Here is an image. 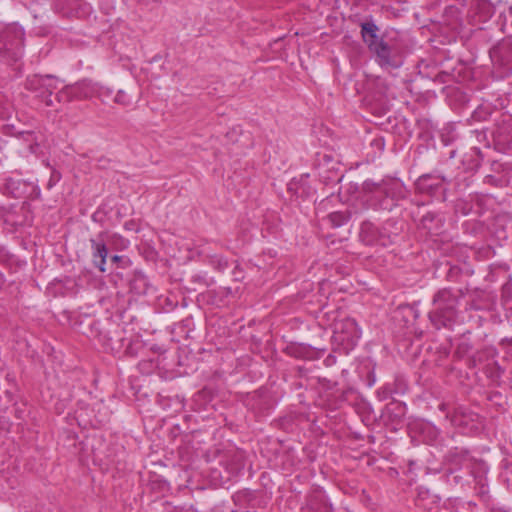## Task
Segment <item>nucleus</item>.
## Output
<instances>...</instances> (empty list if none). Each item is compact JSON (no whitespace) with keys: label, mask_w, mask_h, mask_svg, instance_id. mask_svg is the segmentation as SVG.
<instances>
[{"label":"nucleus","mask_w":512,"mask_h":512,"mask_svg":"<svg viewBox=\"0 0 512 512\" xmlns=\"http://www.w3.org/2000/svg\"><path fill=\"white\" fill-rule=\"evenodd\" d=\"M359 193V201L364 209L385 211H391L408 196L405 185L392 177L378 181L367 179L362 183Z\"/></svg>","instance_id":"obj_1"},{"label":"nucleus","mask_w":512,"mask_h":512,"mask_svg":"<svg viewBox=\"0 0 512 512\" xmlns=\"http://www.w3.org/2000/svg\"><path fill=\"white\" fill-rule=\"evenodd\" d=\"M462 296V290L453 291L450 288L440 289L433 296V309L429 312V319L436 329L450 327L455 322Z\"/></svg>","instance_id":"obj_2"},{"label":"nucleus","mask_w":512,"mask_h":512,"mask_svg":"<svg viewBox=\"0 0 512 512\" xmlns=\"http://www.w3.org/2000/svg\"><path fill=\"white\" fill-rule=\"evenodd\" d=\"M23 27L17 23L0 25V58L8 65L18 63L24 54Z\"/></svg>","instance_id":"obj_3"},{"label":"nucleus","mask_w":512,"mask_h":512,"mask_svg":"<svg viewBox=\"0 0 512 512\" xmlns=\"http://www.w3.org/2000/svg\"><path fill=\"white\" fill-rule=\"evenodd\" d=\"M361 30L362 41L366 44L369 51L376 55L377 60L381 66H395L391 57L392 49L389 44L379 36V27L373 21L372 17L369 20L359 24Z\"/></svg>","instance_id":"obj_4"},{"label":"nucleus","mask_w":512,"mask_h":512,"mask_svg":"<svg viewBox=\"0 0 512 512\" xmlns=\"http://www.w3.org/2000/svg\"><path fill=\"white\" fill-rule=\"evenodd\" d=\"M59 79L50 74L32 75L26 79L25 88L34 93L46 107L54 109L56 112L61 110V103H57L55 97H52L54 91H58Z\"/></svg>","instance_id":"obj_5"},{"label":"nucleus","mask_w":512,"mask_h":512,"mask_svg":"<svg viewBox=\"0 0 512 512\" xmlns=\"http://www.w3.org/2000/svg\"><path fill=\"white\" fill-rule=\"evenodd\" d=\"M396 224L394 220H387L380 229L369 220L363 221L360 226L359 238L365 245L386 247L393 242L392 237L398 234Z\"/></svg>","instance_id":"obj_6"},{"label":"nucleus","mask_w":512,"mask_h":512,"mask_svg":"<svg viewBox=\"0 0 512 512\" xmlns=\"http://www.w3.org/2000/svg\"><path fill=\"white\" fill-rule=\"evenodd\" d=\"M95 92V86L91 81L82 80L74 84L65 85L59 89L55 94V99L57 103H61L62 106L74 100H84L91 98Z\"/></svg>","instance_id":"obj_7"},{"label":"nucleus","mask_w":512,"mask_h":512,"mask_svg":"<svg viewBox=\"0 0 512 512\" xmlns=\"http://www.w3.org/2000/svg\"><path fill=\"white\" fill-rule=\"evenodd\" d=\"M334 340L345 349L353 347L360 338V330L354 319L345 318L334 324Z\"/></svg>","instance_id":"obj_8"},{"label":"nucleus","mask_w":512,"mask_h":512,"mask_svg":"<svg viewBox=\"0 0 512 512\" xmlns=\"http://www.w3.org/2000/svg\"><path fill=\"white\" fill-rule=\"evenodd\" d=\"M338 162L334 159L333 155L326 152L316 153L314 167L318 171V176L324 180L335 181L337 178Z\"/></svg>","instance_id":"obj_9"},{"label":"nucleus","mask_w":512,"mask_h":512,"mask_svg":"<svg viewBox=\"0 0 512 512\" xmlns=\"http://www.w3.org/2000/svg\"><path fill=\"white\" fill-rule=\"evenodd\" d=\"M102 234L99 235V239H90V244L92 248V261L95 267L99 269L100 272H106V259L108 256V248L101 238Z\"/></svg>","instance_id":"obj_10"},{"label":"nucleus","mask_w":512,"mask_h":512,"mask_svg":"<svg viewBox=\"0 0 512 512\" xmlns=\"http://www.w3.org/2000/svg\"><path fill=\"white\" fill-rule=\"evenodd\" d=\"M308 508L311 512H333L331 503L328 502L324 492L317 487L308 498Z\"/></svg>","instance_id":"obj_11"},{"label":"nucleus","mask_w":512,"mask_h":512,"mask_svg":"<svg viewBox=\"0 0 512 512\" xmlns=\"http://www.w3.org/2000/svg\"><path fill=\"white\" fill-rule=\"evenodd\" d=\"M443 226L442 219L434 212H428L422 216L419 227L430 235H439Z\"/></svg>","instance_id":"obj_12"},{"label":"nucleus","mask_w":512,"mask_h":512,"mask_svg":"<svg viewBox=\"0 0 512 512\" xmlns=\"http://www.w3.org/2000/svg\"><path fill=\"white\" fill-rule=\"evenodd\" d=\"M441 500V497L437 494L431 493L427 488L420 487L416 499V504L426 510H431L434 506H437Z\"/></svg>","instance_id":"obj_13"},{"label":"nucleus","mask_w":512,"mask_h":512,"mask_svg":"<svg viewBox=\"0 0 512 512\" xmlns=\"http://www.w3.org/2000/svg\"><path fill=\"white\" fill-rule=\"evenodd\" d=\"M357 214V211H351L349 209L345 211H335L328 214L326 220L332 228H338L346 224L351 218H353Z\"/></svg>","instance_id":"obj_14"},{"label":"nucleus","mask_w":512,"mask_h":512,"mask_svg":"<svg viewBox=\"0 0 512 512\" xmlns=\"http://www.w3.org/2000/svg\"><path fill=\"white\" fill-rule=\"evenodd\" d=\"M465 467L470 471L475 480H483L487 476L488 467L482 460H465Z\"/></svg>","instance_id":"obj_15"},{"label":"nucleus","mask_w":512,"mask_h":512,"mask_svg":"<svg viewBox=\"0 0 512 512\" xmlns=\"http://www.w3.org/2000/svg\"><path fill=\"white\" fill-rule=\"evenodd\" d=\"M13 113V104L8 96L0 91V119H9Z\"/></svg>","instance_id":"obj_16"},{"label":"nucleus","mask_w":512,"mask_h":512,"mask_svg":"<svg viewBox=\"0 0 512 512\" xmlns=\"http://www.w3.org/2000/svg\"><path fill=\"white\" fill-rule=\"evenodd\" d=\"M431 179L430 175H422L418 178L416 181V187L420 192H432L433 189H436L439 187V183L432 184L429 183V180Z\"/></svg>","instance_id":"obj_17"},{"label":"nucleus","mask_w":512,"mask_h":512,"mask_svg":"<svg viewBox=\"0 0 512 512\" xmlns=\"http://www.w3.org/2000/svg\"><path fill=\"white\" fill-rule=\"evenodd\" d=\"M290 190H295L298 196H309L311 194L310 189L306 190L304 183V176L301 177L300 181L290 183Z\"/></svg>","instance_id":"obj_18"},{"label":"nucleus","mask_w":512,"mask_h":512,"mask_svg":"<svg viewBox=\"0 0 512 512\" xmlns=\"http://www.w3.org/2000/svg\"><path fill=\"white\" fill-rule=\"evenodd\" d=\"M114 102L123 106H128L131 103V97L122 89L118 90Z\"/></svg>","instance_id":"obj_19"},{"label":"nucleus","mask_w":512,"mask_h":512,"mask_svg":"<svg viewBox=\"0 0 512 512\" xmlns=\"http://www.w3.org/2000/svg\"><path fill=\"white\" fill-rule=\"evenodd\" d=\"M335 361H336L335 356H333V355L329 354V355L326 357V359L324 360V363H325V365L329 366V365L334 364V363H335Z\"/></svg>","instance_id":"obj_20"},{"label":"nucleus","mask_w":512,"mask_h":512,"mask_svg":"<svg viewBox=\"0 0 512 512\" xmlns=\"http://www.w3.org/2000/svg\"><path fill=\"white\" fill-rule=\"evenodd\" d=\"M50 179H52L54 182H58L61 179L60 172L53 170Z\"/></svg>","instance_id":"obj_21"},{"label":"nucleus","mask_w":512,"mask_h":512,"mask_svg":"<svg viewBox=\"0 0 512 512\" xmlns=\"http://www.w3.org/2000/svg\"><path fill=\"white\" fill-rule=\"evenodd\" d=\"M38 149H39V144L36 142L29 145V150L33 154H36L38 152Z\"/></svg>","instance_id":"obj_22"},{"label":"nucleus","mask_w":512,"mask_h":512,"mask_svg":"<svg viewBox=\"0 0 512 512\" xmlns=\"http://www.w3.org/2000/svg\"><path fill=\"white\" fill-rule=\"evenodd\" d=\"M110 261L112 263H115V264H118L119 262L122 261V256L120 255H113L111 258H110Z\"/></svg>","instance_id":"obj_23"},{"label":"nucleus","mask_w":512,"mask_h":512,"mask_svg":"<svg viewBox=\"0 0 512 512\" xmlns=\"http://www.w3.org/2000/svg\"><path fill=\"white\" fill-rule=\"evenodd\" d=\"M472 151L479 157H482V153H481V150L477 147H473L472 148Z\"/></svg>","instance_id":"obj_24"},{"label":"nucleus","mask_w":512,"mask_h":512,"mask_svg":"<svg viewBox=\"0 0 512 512\" xmlns=\"http://www.w3.org/2000/svg\"><path fill=\"white\" fill-rule=\"evenodd\" d=\"M76 414H77V419L78 420L84 417V411L82 409L81 410H77Z\"/></svg>","instance_id":"obj_25"},{"label":"nucleus","mask_w":512,"mask_h":512,"mask_svg":"<svg viewBox=\"0 0 512 512\" xmlns=\"http://www.w3.org/2000/svg\"><path fill=\"white\" fill-rule=\"evenodd\" d=\"M56 182H54L52 179L49 180L47 187L50 189Z\"/></svg>","instance_id":"obj_26"},{"label":"nucleus","mask_w":512,"mask_h":512,"mask_svg":"<svg viewBox=\"0 0 512 512\" xmlns=\"http://www.w3.org/2000/svg\"><path fill=\"white\" fill-rule=\"evenodd\" d=\"M26 135H27V137H28L29 139H30V138H31V139L33 138V133H32V132H27V133H26Z\"/></svg>","instance_id":"obj_27"},{"label":"nucleus","mask_w":512,"mask_h":512,"mask_svg":"<svg viewBox=\"0 0 512 512\" xmlns=\"http://www.w3.org/2000/svg\"><path fill=\"white\" fill-rule=\"evenodd\" d=\"M484 488H485V485H484V484H482V485H481V487H480V492H481V493H483V494L485 493Z\"/></svg>","instance_id":"obj_28"},{"label":"nucleus","mask_w":512,"mask_h":512,"mask_svg":"<svg viewBox=\"0 0 512 512\" xmlns=\"http://www.w3.org/2000/svg\"><path fill=\"white\" fill-rule=\"evenodd\" d=\"M460 479H462V476H459V475L454 476V480H460Z\"/></svg>","instance_id":"obj_29"},{"label":"nucleus","mask_w":512,"mask_h":512,"mask_svg":"<svg viewBox=\"0 0 512 512\" xmlns=\"http://www.w3.org/2000/svg\"><path fill=\"white\" fill-rule=\"evenodd\" d=\"M493 512H508V511L502 510V509H498V510H494Z\"/></svg>","instance_id":"obj_30"},{"label":"nucleus","mask_w":512,"mask_h":512,"mask_svg":"<svg viewBox=\"0 0 512 512\" xmlns=\"http://www.w3.org/2000/svg\"><path fill=\"white\" fill-rule=\"evenodd\" d=\"M40 196V190L37 189V192H36V197H39Z\"/></svg>","instance_id":"obj_31"}]
</instances>
